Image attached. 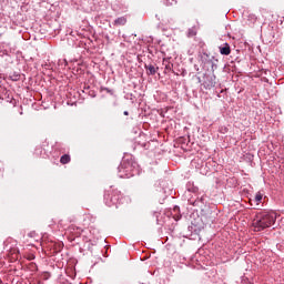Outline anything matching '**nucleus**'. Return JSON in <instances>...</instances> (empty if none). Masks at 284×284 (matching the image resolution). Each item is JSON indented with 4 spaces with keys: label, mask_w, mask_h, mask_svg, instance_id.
<instances>
[{
    "label": "nucleus",
    "mask_w": 284,
    "mask_h": 284,
    "mask_svg": "<svg viewBox=\"0 0 284 284\" xmlns=\"http://www.w3.org/2000/svg\"><path fill=\"white\" fill-rule=\"evenodd\" d=\"M128 23L126 17H120L114 20L113 26H125Z\"/></svg>",
    "instance_id": "nucleus-5"
},
{
    "label": "nucleus",
    "mask_w": 284,
    "mask_h": 284,
    "mask_svg": "<svg viewBox=\"0 0 284 284\" xmlns=\"http://www.w3.org/2000/svg\"><path fill=\"white\" fill-rule=\"evenodd\" d=\"M19 79H21V75H16V77H13V81H19Z\"/></svg>",
    "instance_id": "nucleus-11"
},
{
    "label": "nucleus",
    "mask_w": 284,
    "mask_h": 284,
    "mask_svg": "<svg viewBox=\"0 0 284 284\" xmlns=\"http://www.w3.org/2000/svg\"><path fill=\"white\" fill-rule=\"evenodd\" d=\"M163 65L165 68L164 72L168 74V72H172V68L174 67L169 60H163Z\"/></svg>",
    "instance_id": "nucleus-6"
},
{
    "label": "nucleus",
    "mask_w": 284,
    "mask_h": 284,
    "mask_svg": "<svg viewBox=\"0 0 284 284\" xmlns=\"http://www.w3.org/2000/svg\"><path fill=\"white\" fill-rule=\"evenodd\" d=\"M207 88H214V85H216V75H212L211 80L209 82H206Z\"/></svg>",
    "instance_id": "nucleus-8"
},
{
    "label": "nucleus",
    "mask_w": 284,
    "mask_h": 284,
    "mask_svg": "<svg viewBox=\"0 0 284 284\" xmlns=\"http://www.w3.org/2000/svg\"><path fill=\"white\" fill-rule=\"evenodd\" d=\"M263 201V195L261 192H257L253 200H250L251 205L255 203V205H261V202Z\"/></svg>",
    "instance_id": "nucleus-4"
},
{
    "label": "nucleus",
    "mask_w": 284,
    "mask_h": 284,
    "mask_svg": "<svg viewBox=\"0 0 284 284\" xmlns=\"http://www.w3.org/2000/svg\"><path fill=\"white\" fill-rule=\"evenodd\" d=\"M28 261H34V255L33 254L29 255Z\"/></svg>",
    "instance_id": "nucleus-10"
},
{
    "label": "nucleus",
    "mask_w": 284,
    "mask_h": 284,
    "mask_svg": "<svg viewBox=\"0 0 284 284\" xmlns=\"http://www.w3.org/2000/svg\"><path fill=\"white\" fill-rule=\"evenodd\" d=\"M130 113L128 111H124V116H128Z\"/></svg>",
    "instance_id": "nucleus-13"
},
{
    "label": "nucleus",
    "mask_w": 284,
    "mask_h": 284,
    "mask_svg": "<svg viewBox=\"0 0 284 284\" xmlns=\"http://www.w3.org/2000/svg\"><path fill=\"white\" fill-rule=\"evenodd\" d=\"M276 223V212L274 211H262L255 215L252 225L254 232H263L267 227H272Z\"/></svg>",
    "instance_id": "nucleus-1"
},
{
    "label": "nucleus",
    "mask_w": 284,
    "mask_h": 284,
    "mask_svg": "<svg viewBox=\"0 0 284 284\" xmlns=\"http://www.w3.org/2000/svg\"><path fill=\"white\" fill-rule=\"evenodd\" d=\"M144 68H145V70H146V73H148V74H151V75L156 74V72H158V70H159V67H154L152 63L145 64Z\"/></svg>",
    "instance_id": "nucleus-3"
},
{
    "label": "nucleus",
    "mask_w": 284,
    "mask_h": 284,
    "mask_svg": "<svg viewBox=\"0 0 284 284\" xmlns=\"http://www.w3.org/2000/svg\"><path fill=\"white\" fill-rule=\"evenodd\" d=\"M207 63H211L212 68H214V62H212V60H209Z\"/></svg>",
    "instance_id": "nucleus-12"
},
{
    "label": "nucleus",
    "mask_w": 284,
    "mask_h": 284,
    "mask_svg": "<svg viewBox=\"0 0 284 284\" xmlns=\"http://www.w3.org/2000/svg\"><path fill=\"white\" fill-rule=\"evenodd\" d=\"M220 53L224 57H230L232 53V49L230 48V44L224 43L222 47H220Z\"/></svg>",
    "instance_id": "nucleus-2"
},
{
    "label": "nucleus",
    "mask_w": 284,
    "mask_h": 284,
    "mask_svg": "<svg viewBox=\"0 0 284 284\" xmlns=\"http://www.w3.org/2000/svg\"><path fill=\"white\" fill-rule=\"evenodd\" d=\"M248 19H251L252 20V23H256V16H254V14H250L248 16Z\"/></svg>",
    "instance_id": "nucleus-9"
},
{
    "label": "nucleus",
    "mask_w": 284,
    "mask_h": 284,
    "mask_svg": "<svg viewBox=\"0 0 284 284\" xmlns=\"http://www.w3.org/2000/svg\"><path fill=\"white\" fill-rule=\"evenodd\" d=\"M70 161H71L70 154H64L60 158V163L62 165H68V163H70Z\"/></svg>",
    "instance_id": "nucleus-7"
}]
</instances>
